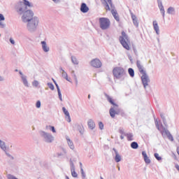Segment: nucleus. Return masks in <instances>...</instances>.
I'll return each instance as SVG.
<instances>
[{"label": "nucleus", "mask_w": 179, "mask_h": 179, "mask_svg": "<svg viewBox=\"0 0 179 179\" xmlns=\"http://www.w3.org/2000/svg\"><path fill=\"white\" fill-rule=\"evenodd\" d=\"M119 133L121 134V135H124V136L125 135H127V133H125V131H124V129H120Z\"/></svg>", "instance_id": "obj_41"}, {"label": "nucleus", "mask_w": 179, "mask_h": 179, "mask_svg": "<svg viewBox=\"0 0 179 179\" xmlns=\"http://www.w3.org/2000/svg\"><path fill=\"white\" fill-rule=\"evenodd\" d=\"M10 43H11V44H15V40H13V38H10Z\"/></svg>", "instance_id": "obj_49"}, {"label": "nucleus", "mask_w": 179, "mask_h": 179, "mask_svg": "<svg viewBox=\"0 0 179 179\" xmlns=\"http://www.w3.org/2000/svg\"><path fill=\"white\" fill-rule=\"evenodd\" d=\"M113 75L115 79L117 80H125L127 78V71L123 67L116 66L113 69Z\"/></svg>", "instance_id": "obj_4"}, {"label": "nucleus", "mask_w": 179, "mask_h": 179, "mask_svg": "<svg viewBox=\"0 0 179 179\" xmlns=\"http://www.w3.org/2000/svg\"><path fill=\"white\" fill-rule=\"evenodd\" d=\"M61 156H64V154L61 153V152H58L57 153V157H61Z\"/></svg>", "instance_id": "obj_51"}, {"label": "nucleus", "mask_w": 179, "mask_h": 179, "mask_svg": "<svg viewBox=\"0 0 179 179\" xmlns=\"http://www.w3.org/2000/svg\"><path fill=\"white\" fill-rule=\"evenodd\" d=\"M22 82L25 87H29V81L27 80V76L22 77L21 78Z\"/></svg>", "instance_id": "obj_25"}, {"label": "nucleus", "mask_w": 179, "mask_h": 179, "mask_svg": "<svg viewBox=\"0 0 179 179\" xmlns=\"http://www.w3.org/2000/svg\"><path fill=\"white\" fill-rule=\"evenodd\" d=\"M19 74L20 75L21 78H24V76H24V74H23V72H22V71H19Z\"/></svg>", "instance_id": "obj_46"}, {"label": "nucleus", "mask_w": 179, "mask_h": 179, "mask_svg": "<svg viewBox=\"0 0 179 179\" xmlns=\"http://www.w3.org/2000/svg\"><path fill=\"white\" fill-rule=\"evenodd\" d=\"M108 101H109V103H110V104H112L110 110H109V114L111 117V118H115V115H117V114H118V110L117 108H118V105H117L115 103H114V101L113 100V98L111 96H110L108 94L105 95Z\"/></svg>", "instance_id": "obj_6"}, {"label": "nucleus", "mask_w": 179, "mask_h": 179, "mask_svg": "<svg viewBox=\"0 0 179 179\" xmlns=\"http://www.w3.org/2000/svg\"><path fill=\"white\" fill-rule=\"evenodd\" d=\"M128 72H129V76H130L131 78H134V77L135 76V71H134V69L129 68V69H128Z\"/></svg>", "instance_id": "obj_30"}, {"label": "nucleus", "mask_w": 179, "mask_h": 179, "mask_svg": "<svg viewBox=\"0 0 179 179\" xmlns=\"http://www.w3.org/2000/svg\"><path fill=\"white\" fill-rule=\"evenodd\" d=\"M48 86L50 90H55V87H54V84L52 83H48Z\"/></svg>", "instance_id": "obj_35"}, {"label": "nucleus", "mask_w": 179, "mask_h": 179, "mask_svg": "<svg viewBox=\"0 0 179 179\" xmlns=\"http://www.w3.org/2000/svg\"><path fill=\"white\" fill-rule=\"evenodd\" d=\"M36 108H40L41 107V101H37L36 103Z\"/></svg>", "instance_id": "obj_40"}, {"label": "nucleus", "mask_w": 179, "mask_h": 179, "mask_svg": "<svg viewBox=\"0 0 179 179\" xmlns=\"http://www.w3.org/2000/svg\"><path fill=\"white\" fill-rule=\"evenodd\" d=\"M160 117L162 119L164 125H166V117L164 116V113H160Z\"/></svg>", "instance_id": "obj_36"}, {"label": "nucleus", "mask_w": 179, "mask_h": 179, "mask_svg": "<svg viewBox=\"0 0 179 179\" xmlns=\"http://www.w3.org/2000/svg\"><path fill=\"white\" fill-rule=\"evenodd\" d=\"M74 79L75 83H76V86H78V85L79 84V81L78 80V77H76Z\"/></svg>", "instance_id": "obj_45"}, {"label": "nucleus", "mask_w": 179, "mask_h": 179, "mask_svg": "<svg viewBox=\"0 0 179 179\" xmlns=\"http://www.w3.org/2000/svg\"><path fill=\"white\" fill-rule=\"evenodd\" d=\"M87 124L90 129H93L94 128H96V124L94 123V121H93V120H89Z\"/></svg>", "instance_id": "obj_24"}, {"label": "nucleus", "mask_w": 179, "mask_h": 179, "mask_svg": "<svg viewBox=\"0 0 179 179\" xmlns=\"http://www.w3.org/2000/svg\"><path fill=\"white\" fill-rule=\"evenodd\" d=\"M8 179H17L16 177H15L13 175L8 174L7 175Z\"/></svg>", "instance_id": "obj_43"}, {"label": "nucleus", "mask_w": 179, "mask_h": 179, "mask_svg": "<svg viewBox=\"0 0 179 179\" xmlns=\"http://www.w3.org/2000/svg\"><path fill=\"white\" fill-rule=\"evenodd\" d=\"M131 149H138V148H139V145H138V143L134 141L131 143Z\"/></svg>", "instance_id": "obj_31"}, {"label": "nucleus", "mask_w": 179, "mask_h": 179, "mask_svg": "<svg viewBox=\"0 0 179 179\" xmlns=\"http://www.w3.org/2000/svg\"><path fill=\"white\" fill-rule=\"evenodd\" d=\"M41 44L42 45V50L43 52H50V46H48L45 41H41Z\"/></svg>", "instance_id": "obj_14"}, {"label": "nucleus", "mask_w": 179, "mask_h": 179, "mask_svg": "<svg viewBox=\"0 0 179 179\" xmlns=\"http://www.w3.org/2000/svg\"><path fill=\"white\" fill-rule=\"evenodd\" d=\"M55 3H59L61 2V0H52Z\"/></svg>", "instance_id": "obj_48"}, {"label": "nucleus", "mask_w": 179, "mask_h": 179, "mask_svg": "<svg viewBox=\"0 0 179 179\" xmlns=\"http://www.w3.org/2000/svg\"><path fill=\"white\" fill-rule=\"evenodd\" d=\"M155 126L157 128L158 131H159L164 138H166L167 136L168 139L173 142L174 141V138L173 137V135H171V133L169 131V129H166L163 124H159V121L157 120H155Z\"/></svg>", "instance_id": "obj_5"}, {"label": "nucleus", "mask_w": 179, "mask_h": 179, "mask_svg": "<svg viewBox=\"0 0 179 179\" xmlns=\"http://www.w3.org/2000/svg\"><path fill=\"white\" fill-rule=\"evenodd\" d=\"M125 136H127V141H134V134H132V133H126Z\"/></svg>", "instance_id": "obj_28"}, {"label": "nucleus", "mask_w": 179, "mask_h": 179, "mask_svg": "<svg viewBox=\"0 0 179 179\" xmlns=\"http://www.w3.org/2000/svg\"><path fill=\"white\" fill-rule=\"evenodd\" d=\"M80 169H82V164L80 162Z\"/></svg>", "instance_id": "obj_57"}, {"label": "nucleus", "mask_w": 179, "mask_h": 179, "mask_svg": "<svg viewBox=\"0 0 179 179\" xmlns=\"http://www.w3.org/2000/svg\"><path fill=\"white\" fill-rule=\"evenodd\" d=\"M52 80H53V82H54V83H55H55H57V82H56L55 80H54V79H52Z\"/></svg>", "instance_id": "obj_56"}, {"label": "nucleus", "mask_w": 179, "mask_h": 179, "mask_svg": "<svg viewBox=\"0 0 179 179\" xmlns=\"http://www.w3.org/2000/svg\"><path fill=\"white\" fill-rule=\"evenodd\" d=\"M0 37H1V34H0Z\"/></svg>", "instance_id": "obj_62"}, {"label": "nucleus", "mask_w": 179, "mask_h": 179, "mask_svg": "<svg viewBox=\"0 0 179 179\" xmlns=\"http://www.w3.org/2000/svg\"><path fill=\"white\" fill-rule=\"evenodd\" d=\"M62 111L65 115V118L67 122H71V115L69 114V111H68V110H66L65 107L62 108Z\"/></svg>", "instance_id": "obj_15"}, {"label": "nucleus", "mask_w": 179, "mask_h": 179, "mask_svg": "<svg viewBox=\"0 0 179 179\" xmlns=\"http://www.w3.org/2000/svg\"><path fill=\"white\" fill-rule=\"evenodd\" d=\"M71 62L73 65H79V60L75 56H71Z\"/></svg>", "instance_id": "obj_29"}, {"label": "nucleus", "mask_w": 179, "mask_h": 179, "mask_svg": "<svg viewBox=\"0 0 179 179\" xmlns=\"http://www.w3.org/2000/svg\"><path fill=\"white\" fill-rule=\"evenodd\" d=\"M40 85V83L37 80H34L32 82V86L34 87H38V85Z\"/></svg>", "instance_id": "obj_34"}, {"label": "nucleus", "mask_w": 179, "mask_h": 179, "mask_svg": "<svg viewBox=\"0 0 179 179\" xmlns=\"http://www.w3.org/2000/svg\"><path fill=\"white\" fill-rule=\"evenodd\" d=\"M66 179H69V177H68V176H66Z\"/></svg>", "instance_id": "obj_60"}, {"label": "nucleus", "mask_w": 179, "mask_h": 179, "mask_svg": "<svg viewBox=\"0 0 179 179\" xmlns=\"http://www.w3.org/2000/svg\"><path fill=\"white\" fill-rule=\"evenodd\" d=\"M77 129L79 131L80 134H83L85 132V128L83 127V124H77Z\"/></svg>", "instance_id": "obj_27"}, {"label": "nucleus", "mask_w": 179, "mask_h": 179, "mask_svg": "<svg viewBox=\"0 0 179 179\" xmlns=\"http://www.w3.org/2000/svg\"><path fill=\"white\" fill-rule=\"evenodd\" d=\"M48 128L50 131H52V132H53V134H55V132H57V130H55V127L54 126H46V129Z\"/></svg>", "instance_id": "obj_33"}, {"label": "nucleus", "mask_w": 179, "mask_h": 179, "mask_svg": "<svg viewBox=\"0 0 179 179\" xmlns=\"http://www.w3.org/2000/svg\"><path fill=\"white\" fill-rule=\"evenodd\" d=\"M120 166H118V171H120Z\"/></svg>", "instance_id": "obj_61"}, {"label": "nucleus", "mask_w": 179, "mask_h": 179, "mask_svg": "<svg viewBox=\"0 0 179 179\" xmlns=\"http://www.w3.org/2000/svg\"><path fill=\"white\" fill-rule=\"evenodd\" d=\"M80 10L83 13H87L89 12V7L85 3H83L80 6Z\"/></svg>", "instance_id": "obj_19"}, {"label": "nucleus", "mask_w": 179, "mask_h": 179, "mask_svg": "<svg viewBox=\"0 0 179 179\" xmlns=\"http://www.w3.org/2000/svg\"><path fill=\"white\" fill-rule=\"evenodd\" d=\"M129 61L132 63V61H134V59H132V56L129 55Z\"/></svg>", "instance_id": "obj_52"}, {"label": "nucleus", "mask_w": 179, "mask_h": 179, "mask_svg": "<svg viewBox=\"0 0 179 179\" xmlns=\"http://www.w3.org/2000/svg\"><path fill=\"white\" fill-rule=\"evenodd\" d=\"M40 136L42 138L43 142H45L46 143H52V142H54L55 138L52 136V134L50 133H47L44 131H41Z\"/></svg>", "instance_id": "obj_8"}, {"label": "nucleus", "mask_w": 179, "mask_h": 179, "mask_svg": "<svg viewBox=\"0 0 179 179\" xmlns=\"http://www.w3.org/2000/svg\"><path fill=\"white\" fill-rule=\"evenodd\" d=\"M5 80V78L0 76V82H3Z\"/></svg>", "instance_id": "obj_53"}, {"label": "nucleus", "mask_w": 179, "mask_h": 179, "mask_svg": "<svg viewBox=\"0 0 179 179\" xmlns=\"http://www.w3.org/2000/svg\"><path fill=\"white\" fill-rule=\"evenodd\" d=\"M66 141L70 149H71V150H73L75 149V145H73V142L71 140L69 136H66Z\"/></svg>", "instance_id": "obj_18"}, {"label": "nucleus", "mask_w": 179, "mask_h": 179, "mask_svg": "<svg viewBox=\"0 0 179 179\" xmlns=\"http://www.w3.org/2000/svg\"><path fill=\"white\" fill-rule=\"evenodd\" d=\"M113 150L115 152V162L116 163H120L121 162V155L118 153V151L115 148H113Z\"/></svg>", "instance_id": "obj_21"}, {"label": "nucleus", "mask_w": 179, "mask_h": 179, "mask_svg": "<svg viewBox=\"0 0 179 179\" xmlns=\"http://www.w3.org/2000/svg\"><path fill=\"white\" fill-rule=\"evenodd\" d=\"M157 3H158V8H159L160 13L162 15L163 19H164L166 11L164 10V6H163V2H162V0H158Z\"/></svg>", "instance_id": "obj_11"}, {"label": "nucleus", "mask_w": 179, "mask_h": 179, "mask_svg": "<svg viewBox=\"0 0 179 179\" xmlns=\"http://www.w3.org/2000/svg\"><path fill=\"white\" fill-rule=\"evenodd\" d=\"M154 156L155 157V159H157V160H158L159 162V160H162V157H160L159 155V153H155Z\"/></svg>", "instance_id": "obj_37"}, {"label": "nucleus", "mask_w": 179, "mask_h": 179, "mask_svg": "<svg viewBox=\"0 0 179 179\" xmlns=\"http://www.w3.org/2000/svg\"><path fill=\"white\" fill-rule=\"evenodd\" d=\"M57 93L60 101H62V94L61 93V90H59V91H57Z\"/></svg>", "instance_id": "obj_39"}, {"label": "nucleus", "mask_w": 179, "mask_h": 179, "mask_svg": "<svg viewBox=\"0 0 179 179\" xmlns=\"http://www.w3.org/2000/svg\"><path fill=\"white\" fill-rule=\"evenodd\" d=\"M0 149L3 150V152H6L8 150V148H6V143L5 141H2L0 138Z\"/></svg>", "instance_id": "obj_22"}, {"label": "nucleus", "mask_w": 179, "mask_h": 179, "mask_svg": "<svg viewBox=\"0 0 179 179\" xmlns=\"http://www.w3.org/2000/svg\"><path fill=\"white\" fill-rule=\"evenodd\" d=\"M119 40L122 47L125 48V50H127V51L131 50V48L129 47V39H128V36L127 34H125V32H122V36H120Z\"/></svg>", "instance_id": "obj_7"}, {"label": "nucleus", "mask_w": 179, "mask_h": 179, "mask_svg": "<svg viewBox=\"0 0 179 179\" xmlns=\"http://www.w3.org/2000/svg\"><path fill=\"white\" fill-rule=\"evenodd\" d=\"M62 150L64 155H66V153H68V152L66 151V149L65 148H62Z\"/></svg>", "instance_id": "obj_47"}, {"label": "nucleus", "mask_w": 179, "mask_h": 179, "mask_svg": "<svg viewBox=\"0 0 179 179\" xmlns=\"http://www.w3.org/2000/svg\"><path fill=\"white\" fill-rule=\"evenodd\" d=\"M105 6L106 10H111V13L117 22H120V16L111 0H101Z\"/></svg>", "instance_id": "obj_3"}, {"label": "nucleus", "mask_w": 179, "mask_h": 179, "mask_svg": "<svg viewBox=\"0 0 179 179\" xmlns=\"http://www.w3.org/2000/svg\"><path fill=\"white\" fill-rule=\"evenodd\" d=\"M99 129H104V124H103V122H99Z\"/></svg>", "instance_id": "obj_44"}, {"label": "nucleus", "mask_w": 179, "mask_h": 179, "mask_svg": "<svg viewBox=\"0 0 179 179\" xmlns=\"http://www.w3.org/2000/svg\"><path fill=\"white\" fill-rule=\"evenodd\" d=\"M130 15L133 21V23L136 27H139V22H138V17L132 13V10H129Z\"/></svg>", "instance_id": "obj_13"}, {"label": "nucleus", "mask_w": 179, "mask_h": 179, "mask_svg": "<svg viewBox=\"0 0 179 179\" xmlns=\"http://www.w3.org/2000/svg\"><path fill=\"white\" fill-rule=\"evenodd\" d=\"M4 153H6V156H7V157H8L10 160H15V157L12 155H10V153L8 152L7 150H6Z\"/></svg>", "instance_id": "obj_32"}, {"label": "nucleus", "mask_w": 179, "mask_h": 179, "mask_svg": "<svg viewBox=\"0 0 179 179\" xmlns=\"http://www.w3.org/2000/svg\"><path fill=\"white\" fill-rule=\"evenodd\" d=\"M88 99H90V94L88 95Z\"/></svg>", "instance_id": "obj_58"}, {"label": "nucleus", "mask_w": 179, "mask_h": 179, "mask_svg": "<svg viewBox=\"0 0 179 179\" xmlns=\"http://www.w3.org/2000/svg\"><path fill=\"white\" fill-rule=\"evenodd\" d=\"M81 176L83 178H86V173H85V171H83V168H80Z\"/></svg>", "instance_id": "obj_38"}, {"label": "nucleus", "mask_w": 179, "mask_h": 179, "mask_svg": "<svg viewBox=\"0 0 179 179\" xmlns=\"http://www.w3.org/2000/svg\"><path fill=\"white\" fill-rule=\"evenodd\" d=\"M70 167L72 177H73L74 178H78V173L75 171V165L73 164V162H72V159H70Z\"/></svg>", "instance_id": "obj_12"}, {"label": "nucleus", "mask_w": 179, "mask_h": 179, "mask_svg": "<svg viewBox=\"0 0 179 179\" xmlns=\"http://www.w3.org/2000/svg\"><path fill=\"white\" fill-rule=\"evenodd\" d=\"M167 13L169 15H176V8H174L173 7H169L167 9Z\"/></svg>", "instance_id": "obj_26"}, {"label": "nucleus", "mask_w": 179, "mask_h": 179, "mask_svg": "<svg viewBox=\"0 0 179 179\" xmlns=\"http://www.w3.org/2000/svg\"><path fill=\"white\" fill-rule=\"evenodd\" d=\"M120 139H124V136H123V134H122L121 136H120Z\"/></svg>", "instance_id": "obj_54"}, {"label": "nucleus", "mask_w": 179, "mask_h": 179, "mask_svg": "<svg viewBox=\"0 0 179 179\" xmlns=\"http://www.w3.org/2000/svg\"><path fill=\"white\" fill-rule=\"evenodd\" d=\"M55 86H56V87H57V92H59V90H61L60 89H59V86L58 85V84L57 83H55Z\"/></svg>", "instance_id": "obj_50"}, {"label": "nucleus", "mask_w": 179, "mask_h": 179, "mask_svg": "<svg viewBox=\"0 0 179 179\" xmlns=\"http://www.w3.org/2000/svg\"><path fill=\"white\" fill-rule=\"evenodd\" d=\"M142 155L143 156V159L146 164H150V159L148 157V154H146L145 151L142 152Z\"/></svg>", "instance_id": "obj_23"}, {"label": "nucleus", "mask_w": 179, "mask_h": 179, "mask_svg": "<svg viewBox=\"0 0 179 179\" xmlns=\"http://www.w3.org/2000/svg\"><path fill=\"white\" fill-rule=\"evenodd\" d=\"M0 179H3V176H2V174H0Z\"/></svg>", "instance_id": "obj_55"}, {"label": "nucleus", "mask_w": 179, "mask_h": 179, "mask_svg": "<svg viewBox=\"0 0 179 179\" xmlns=\"http://www.w3.org/2000/svg\"><path fill=\"white\" fill-rule=\"evenodd\" d=\"M152 26L155 31L156 32V34H160V28L159 27V24H157V21L154 20L152 22Z\"/></svg>", "instance_id": "obj_16"}, {"label": "nucleus", "mask_w": 179, "mask_h": 179, "mask_svg": "<svg viewBox=\"0 0 179 179\" xmlns=\"http://www.w3.org/2000/svg\"><path fill=\"white\" fill-rule=\"evenodd\" d=\"M6 24H5V16L0 14V29H5Z\"/></svg>", "instance_id": "obj_20"}, {"label": "nucleus", "mask_w": 179, "mask_h": 179, "mask_svg": "<svg viewBox=\"0 0 179 179\" xmlns=\"http://www.w3.org/2000/svg\"><path fill=\"white\" fill-rule=\"evenodd\" d=\"M15 72H19V70H17V69H15Z\"/></svg>", "instance_id": "obj_59"}, {"label": "nucleus", "mask_w": 179, "mask_h": 179, "mask_svg": "<svg viewBox=\"0 0 179 179\" xmlns=\"http://www.w3.org/2000/svg\"><path fill=\"white\" fill-rule=\"evenodd\" d=\"M137 68L141 73V82L143 85L144 89H146L148 86H149V83H150V78H149V76L146 73V71L143 69V66L142 65V62L140 60L136 61Z\"/></svg>", "instance_id": "obj_2"}, {"label": "nucleus", "mask_w": 179, "mask_h": 179, "mask_svg": "<svg viewBox=\"0 0 179 179\" xmlns=\"http://www.w3.org/2000/svg\"><path fill=\"white\" fill-rule=\"evenodd\" d=\"M91 66L93 68H101V62L99 59H94L90 62Z\"/></svg>", "instance_id": "obj_10"}, {"label": "nucleus", "mask_w": 179, "mask_h": 179, "mask_svg": "<svg viewBox=\"0 0 179 179\" xmlns=\"http://www.w3.org/2000/svg\"><path fill=\"white\" fill-rule=\"evenodd\" d=\"M59 69H60V73H62V78H64V79H66V80H67V82L71 83V78H68V73H66V71H65V70L62 69V67H60Z\"/></svg>", "instance_id": "obj_17"}, {"label": "nucleus", "mask_w": 179, "mask_h": 179, "mask_svg": "<svg viewBox=\"0 0 179 179\" xmlns=\"http://www.w3.org/2000/svg\"><path fill=\"white\" fill-rule=\"evenodd\" d=\"M71 76H72V77L73 78V79H74L75 78H78V76H76V73H75L74 70H71Z\"/></svg>", "instance_id": "obj_42"}, {"label": "nucleus", "mask_w": 179, "mask_h": 179, "mask_svg": "<svg viewBox=\"0 0 179 179\" xmlns=\"http://www.w3.org/2000/svg\"><path fill=\"white\" fill-rule=\"evenodd\" d=\"M99 27L101 30H107V29L110 27V24H111L110 20L107 17H100L99 19Z\"/></svg>", "instance_id": "obj_9"}, {"label": "nucleus", "mask_w": 179, "mask_h": 179, "mask_svg": "<svg viewBox=\"0 0 179 179\" xmlns=\"http://www.w3.org/2000/svg\"><path fill=\"white\" fill-rule=\"evenodd\" d=\"M29 8H33V5L27 0L18 1L15 5V10L17 15L21 16L22 22L27 23V30L29 33H34L37 30V27H38L40 20L38 17L34 16V12L29 9Z\"/></svg>", "instance_id": "obj_1"}]
</instances>
